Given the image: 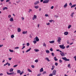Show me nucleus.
Returning <instances> with one entry per match:
<instances>
[{
  "label": "nucleus",
  "instance_id": "nucleus-1",
  "mask_svg": "<svg viewBox=\"0 0 76 76\" xmlns=\"http://www.w3.org/2000/svg\"><path fill=\"white\" fill-rule=\"evenodd\" d=\"M56 75V70H54L53 71L52 74H50L49 75V76H53V75Z\"/></svg>",
  "mask_w": 76,
  "mask_h": 76
},
{
  "label": "nucleus",
  "instance_id": "nucleus-2",
  "mask_svg": "<svg viewBox=\"0 0 76 76\" xmlns=\"http://www.w3.org/2000/svg\"><path fill=\"white\" fill-rule=\"evenodd\" d=\"M62 58V59H63L64 60H65V61H70V60L69 59H67V58L66 57Z\"/></svg>",
  "mask_w": 76,
  "mask_h": 76
},
{
  "label": "nucleus",
  "instance_id": "nucleus-3",
  "mask_svg": "<svg viewBox=\"0 0 76 76\" xmlns=\"http://www.w3.org/2000/svg\"><path fill=\"white\" fill-rule=\"evenodd\" d=\"M61 37H59L58 38V39L57 40V42H58V43L60 42H61Z\"/></svg>",
  "mask_w": 76,
  "mask_h": 76
},
{
  "label": "nucleus",
  "instance_id": "nucleus-4",
  "mask_svg": "<svg viewBox=\"0 0 76 76\" xmlns=\"http://www.w3.org/2000/svg\"><path fill=\"white\" fill-rule=\"evenodd\" d=\"M59 47L61 48V49H64L66 47L65 46H64V45H60Z\"/></svg>",
  "mask_w": 76,
  "mask_h": 76
},
{
  "label": "nucleus",
  "instance_id": "nucleus-5",
  "mask_svg": "<svg viewBox=\"0 0 76 76\" xmlns=\"http://www.w3.org/2000/svg\"><path fill=\"white\" fill-rule=\"evenodd\" d=\"M50 0H45L43 1V3H48L49 2Z\"/></svg>",
  "mask_w": 76,
  "mask_h": 76
},
{
  "label": "nucleus",
  "instance_id": "nucleus-6",
  "mask_svg": "<svg viewBox=\"0 0 76 76\" xmlns=\"http://www.w3.org/2000/svg\"><path fill=\"white\" fill-rule=\"evenodd\" d=\"M60 54H61V56H65V55L64 53V52H61L60 53Z\"/></svg>",
  "mask_w": 76,
  "mask_h": 76
},
{
  "label": "nucleus",
  "instance_id": "nucleus-7",
  "mask_svg": "<svg viewBox=\"0 0 76 76\" xmlns=\"http://www.w3.org/2000/svg\"><path fill=\"white\" fill-rule=\"evenodd\" d=\"M37 15H34V16H33V18L32 19L33 20H34V19H37Z\"/></svg>",
  "mask_w": 76,
  "mask_h": 76
},
{
  "label": "nucleus",
  "instance_id": "nucleus-8",
  "mask_svg": "<svg viewBox=\"0 0 76 76\" xmlns=\"http://www.w3.org/2000/svg\"><path fill=\"white\" fill-rule=\"evenodd\" d=\"M35 39L36 40V41H37V42H38L39 40V39H38V37H35Z\"/></svg>",
  "mask_w": 76,
  "mask_h": 76
},
{
  "label": "nucleus",
  "instance_id": "nucleus-9",
  "mask_svg": "<svg viewBox=\"0 0 76 76\" xmlns=\"http://www.w3.org/2000/svg\"><path fill=\"white\" fill-rule=\"evenodd\" d=\"M64 34L65 35H67L69 34V33L67 31H66L64 32Z\"/></svg>",
  "mask_w": 76,
  "mask_h": 76
},
{
  "label": "nucleus",
  "instance_id": "nucleus-10",
  "mask_svg": "<svg viewBox=\"0 0 76 76\" xmlns=\"http://www.w3.org/2000/svg\"><path fill=\"white\" fill-rule=\"evenodd\" d=\"M38 3H39V1H37L34 3L35 5H37Z\"/></svg>",
  "mask_w": 76,
  "mask_h": 76
},
{
  "label": "nucleus",
  "instance_id": "nucleus-11",
  "mask_svg": "<svg viewBox=\"0 0 76 76\" xmlns=\"http://www.w3.org/2000/svg\"><path fill=\"white\" fill-rule=\"evenodd\" d=\"M10 22H13V18H10Z\"/></svg>",
  "mask_w": 76,
  "mask_h": 76
},
{
  "label": "nucleus",
  "instance_id": "nucleus-12",
  "mask_svg": "<svg viewBox=\"0 0 76 76\" xmlns=\"http://www.w3.org/2000/svg\"><path fill=\"white\" fill-rule=\"evenodd\" d=\"M74 14H75V13L74 12H73L72 13V14L70 15V16H72V18H73V15H74Z\"/></svg>",
  "mask_w": 76,
  "mask_h": 76
},
{
  "label": "nucleus",
  "instance_id": "nucleus-13",
  "mask_svg": "<svg viewBox=\"0 0 76 76\" xmlns=\"http://www.w3.org/2000/svg\"><path fill=\"white\" fill-rule=\"evenodd\" d=\"M67 3H66L64 5V8H66V7H67Z\"/></svg>",
  "mask_w": 76,
  "mask_h": 76
},
{
  "label": "nucleus",
  "instance_id": "nucleus-14",
  "mask_svg": "<svg viewBox=\"0 0 76 76\" xmlns=\"http://www.w3.org/2000/svg\"><path fill=\"white\" fill-rule=\"evenodd\" d=\"M34 50L35 51V52H38V51H39V49H34Z\"/></svg>",
  "mask_w": 76,
  "mask_h": 76
},
{
  "label": "nucleus",
  "instance_id": "nucleus-15",
  "mask_svg": "<svg viewBox=\"0 0 76 76\" xmlns=\"http://www.w3.org/2000/svg\"><path fill=\"white\" fill-rule=\"evenodd\" d=\"M31 50V48H30L29 49H28L26 51V53H28V52H29V51H30V50Z\"/></svg>",
  "mask_w": 76,
  "mask_h": 76
},
{
  "label": "nucleus",
  "instance_id": "nucleus-16",
  "mask_svg": "<svg viewBox=\"0 0 76 76\" xmlns=\"http://www.w3.org/2000/svg\"><path fill=\"white\" fill-rule=\"evenodd\" d=\"M49 42L50 43V44H53L54 43V40H53L52 41H49Z\"/></svg>",
  "mask_w": 76,
  "mask_h": 76
},
{
  "label": "nucleus",
  "instance_id": "nucleus-17",
  "mask_svg": "<svg viewBox=\"0 0 76 76\" xmlns=\"http://www.w3.org/2000/svg\"><path fill=\"white\" fill-rule=\"evenodd\" d=\"M46 53L47 54H49V53H50V51L48 50H46Z\"/></svg>",
  "mask_w": 76,
  "mask_h": 76
},
{
  "label": "nucleus",
  "instance_id": "nucleus-18",
  "mask_svg": "<svg viewBox=\"0 0 76 76\" xmlns=\"http://www.w3.org/2000/svg\"><path fill=\"white\" fill-rule=\"evenodd\" d=\"M20 31H21V29H20V28H18V32H19Z\"/></svg>",
  "mask_w": 76,
  "mask_h": 76
},
{
  "label": "nucleus",
  "instance_id": "nucleus-19",
  "mask_svg": "<svg viewBox=\"0 0 76 76\" xmlns=\"http://www.w3.org/2000/svg\"><path fill=\"white\" fill-rule=\"evenodd\" d=\"M54 59L55 60V61H56L58 60V59L57 58H56V57H54Z\"/></svg>",
  "mask_w": 76,
  "mask_h": 76
},
{
  "label": "nucleus",
  "instance_id": "nucleus-20",
  "mask_svg": "<svg viewBox=\"0 0 76 76\" xmlns=\"http://www.w3.org/2000/svg\"><path fill=\"white\" fill-rule=\"evenodd\" d=\"M76 6V4L72 5L71 7V8H72V7H75Z\"/></svg>",
  "mask_w": 76,
  "mask_h": 76
},
{
  "label": "nucleus",
  "instance_id": "nucleus-21",
  "mask_svg": "<svg viewBox=\"0 0 76 76\" xmlns=\"http://www.w3.org/2000/svg\"><path fill=\"white\" fill-rule=\"evenodd\" d=\"M20 70H18L17 71V73H20Z\"/></svg>",
  "mask_w": 76,
  "mask_h": 76
},
{
  "label": "nucleus",
  "instance_id": "nucleus-22",
  "mask_svg": "<svg viewBox=\"0 0 76 76\" xmlns=\"http://www.w3.org/2000/svg\"><path fill=\"white\" fill-rule=\"evenodd\" d=\"M34 8H35V9H38V8H39V6H34Z\"/></svg>",
  "mask_w": 76,
  "mask_h": 76
},
{
  "label": "nucleus",
  "instance_id": "nucleus-23",
  "mask_svg": "<svg viewBox=\"0 0 76 76\" xmlns=\"http://www.w3.org/2000/svg\"><path fill=\"white\" fill-rule=\"evenodd\" d=\"M27 31H24L23 32V34H27Z\"/></svg>",
  "mask_w": 76,
  "mask_h": 76
},
{
  "label": "nucleus",
  "instance_id": "nucleus-24",
  "mask_svg": "<svg viewBox=\"0 0 76 76\" xmlns=\"http://www.w3.org/2000/svg\"><path fill=\"white\" fill-rule=\"evenodd\" d=\"M27 71L29 72H32V71L31 70L29 69H27Z\"/></svg>",
  "mask_w": 76,
  "mask_h": 76
},
{
  "label": "nucleus",
  "instance_id": "nucleus-25",
  "mask_svg": "<svg viewBox=\"0 0 76 76\" xmlns=\"http://www.w3.org/2000/svg\"><path fill=\"white\" fill-rule=\"evenodd\" d=\"M45 60H48V61H50V60H49V58H45Z\"/></svg>",
  "mask_w": 76,
  "mask_h": 76
},
{
  "label": "nucleus",
  "instance_id": "nucleus-26",
  "mask_svg": "<svg viewBox=\"0 0 76 76\" xmlns=\"http://www.w3.org/2000/svg\"><path fill=\"white\" fill-rule=\"evenodd\" d=\"M40 72H43L44 71V70H43V68H41V69L40 70Z\"/></svg>",
  "mask_w": 76,
  "mask_h": 76
},
{
  "label": "nucleus",
  "instance_id": "nucleus-27",
  "mask_svg": "<svg viewBox=\"0 0 76 76\" xmlns=\"http://www.w3.org/2000/svg\"><path fill=\"white\" fill-rule=\"evenodd\" d=\"M13 69L12 68H11V69H10V72H13Z\"/></svg>",
  "mask_w": 76,
  "mask_h": 76
},
{
  "label": "nucleus",
  "instance_id": "nucleus-28",
  "mask_svg": "<svg viewBox=\"0 0 76 76\" xmlns=\"http://www.w3.org/2000/svg\"><path fill=\"white\" fill-rule=\"evenodd\" d=\"M14 37H15V36H14L13 34L11 35V38H13Z\"/></svg>",
  "mask_w": 76,
  "mask_h": 76
},
{
  "label": "nucleus",
  "instance_id": "nucleus-29",
  "mask_svg": "<svg viewBox=\"0 0 76 76\" xmlns=\"http://www.w3.org/2000/svg\"><path fill=\"white\" fill-rule=\"evenodd\" d=\"M71 27H72V25H69L68 27V29H70V28H71Z\"/></svg>",
  "mask_w": 76,
  "mask_h": 76
},
{
  "label": "nucleus",
  "instance_id": "nucleus-30",
  "mask_svg": "<svg viewBox=\"0 0 76 76\" xmlns=\"http://www.w3.org/2000/svg\"><path fill=\"white\" fill-rule=\"evenodd\" d=\"M43 46H44L45 47H47V45H46V44H45V42L43 43Z\"/></svg>",
  "mask_w": 76,
  "mask_h": 76
},
{
  "label": "nucleus",
  "instance_id": "nucleus-31",
  "mask_svg": "<svg viewBox=\"0 0 76 76\" xmlns=\"http://www.w3.org/2000/svg\"><path fill=\"white\" fill-rule=\"evenodd\" d=\"M7 9L8 8H7V7H5L3 8V10H5V9Z\"/></svg>",
  "mask_w": 76,
  "mask_h": 76
},
{
  "label": "nucleus",
  "instance_id": "nucleus-32",
  "mask_svg": "<svg viewBox=\"0 0 76 76\" xmlns=\"http://www.w3.org/2000/svg\"><path fill=\"white\" fill-rule=\"evenodd\" d=\"M42 74L43 75H44V74H47V72L46 71H44Z\"/></svg>",
  "mask_w": 76,
  "mask_h": 76
},
{
  "label": "nucleus",
  "instance_id": "nucleus-33",
  "mask_svg": "<svg viewBox=\"0 0 76 76\" xmlns=\"http://www.w3.org/2000/svg\"><path fill=\"white\" fill-rule=\"evenodd\" d=\"M9 51L10 52H11V53H13V50H12L10 49Z\"/></svg>",
  "mask_w": 76,
  "mask_h": 76
},
{
  "label": "nucleus",
  "instance_id": "nucleus-34",
  "mask_svg": "<svg viewBox=\"0 0 76 76\" xmlns=\"http://www.w3.org/2000/svg\"><path fill=\"white\" fill-rule=\"evenodd\" d=\"M37 41L36 40H34L33 41V43L34 44H36L37 43Z\"/></svg>",
  "mask_w": 76,
  "mask_h": 76
},
{
  "label": "nucleus",
  "instance_id": "nucleus-35",
  "mask_svg": "<svg viewBox=\"0 0 76 76\" xmlns=\"http://www.w3.org/2000/svg\"><path fill=\"white\" fill-rule=\"evenodd\" d=\"M23 73H24V72L23 71H22V72H21V73L20 72V75H22V74Z\"/></svg>",
  "mask_w": 76,
  "mask_h": 76
},
{
  "label": "nucleus",
  "instance_id": "nucleus-36",
  "mask_svg": "<svg viewBox=\"0 0 76 76\" xmlns=\"http://www.w3.org/2000/svg\"><path fill=\"white\" fill-rule=\"evenodd\" d=\"M35 62H36V63H38V59H36V60L35 61Z\"/></svg>",
  "mask_w": 76,
  "mask_h": 76
},
{
  "label": "nucleus",
  "instance_id": "nucleus-37",
  "mask_svg": "<svg viewBox=\"0 0 76 76\" xmlns=\"http://www.w3.org/2000/svg\"><path fill=\"white\" fill-rule=\"evenodd\" d=\"M26 45H27V46H29V45H30L29 44V43H26Z\"/></svg>",
  "mask_w": 76,
  "mask_h": 76
},
{
  "label": "nucleus",
  "instance_id": "nucleus-38",
  "mask_svg": "<svg viewBox=\"0 0 76 76\" xmlns=\"http://www.w3.org/2000/svg\"><path fill=\"white\" fill-rule=\"evenodd\" d=\"M67 67H70H70H70V64H68V65Z\"/></svg>",
  "mask_w": 76,
  "mask_h": 76
},
{
  "label": "nucleus",
  "instance_id": "nucleus-39",
  "mask_svg": "<svg viewBox=\"0 0 76 76\" xmlns=\"http://www.w3.org/2000/svg\"><path fill=\"white\" fill-rule=\"evenodd\" d=\"M19 47H16L15 48V50H17V49H19Z\"/></svg>",
  "mask_w": 76,
  "mask_h": 76
},
{
  "label": "nucleus",
  "instance_id": "nucleus-40",
  "mask_svg": "<svg viewBox=\"0 0 76 76\" xmlns=\"http://www.w3.org/2000/svg\"><path fill=\"white\" fill-rule=\"evenodd\" d=\"M51 54L52 56H54V53H51Z\"/></svg>",
  "mask_w": 76,
  "mask_h": 76
},
{
  "label": "nucleus",
  "instance_id": "nucleus-41",
  "mask_svg": "<svg viewBox=\"0 0 76 76\" xmlns=\"http://www.w3.org/2000/svg\"><path fill=\"white\" fill-rule=\"evenodd\" d=\"M50 51H53V48H51L50 49Z\"/></svg>",
  "mask_w": 76,
  "mask_h": 76
},
{
  "label": "nucleus",
  "instance_id": "nucleus-42",
  "mask_svg": "<svg viewBox=\"0 0 76 76\" xmlns=\"http://www.w3.org/2000/svg\"><path fill=\"white\" fill-rule=\"evenodd\" d=\"M12 58H8V59L10 61L12 60Z\"/></svg>",
  "mask_w": 76,
  "mask_h": 76
},
{
  "label": "nucleus",
  "instance_id": "nucleus-43",
  "mask_svg": "<svg viewBox=\"0 0 76 76\" xmlns=\"http://www.w3.org/2000/svg\"><path fill=\"white\" fill-rule=\"evenodd\" d=\"M18 66V65H15L13 66V67H16Z\"/></svg>",
  "mask_w": 76,
  "mask_h": 76
},
{
  "label": "nucleus",
  "instance_id": "nucleus-44",
  "mask_svg": "<svg viewBox=\"0 0 76 76\" xmlns=\"http://www.w3.org/2000/svg\"><path fill=\"white\" fill-rule=\"evenodd\" d=\"M53 8H54V6H52L51 7V8H50V9H53Z\"/></svg>",
  "mask_w": 76,
  "mask_h": 76
},
{
  "label": "nucleus",
  "instance_id": "nucleus-45",
  "mask_svg": "<svg viewBox=\"0 0 76 76\" xmlns=\"http://www.w3.org/2000/svg\"><path fill=\"white\" fill-rule=\"evenodd\" d=\"M31 67H32V68H34V67H35V66H34V65H31Z\"/></svg>",
  "mask_w": 76,
  "mask_h": 76
},
{
  "label": "nucleus",
  "instance_id": "nucleus-46",
  "mask_svg": "<svg viewBox=\"0 0 76 76\" xmlns=\"http://www.w3.org/2000/svg\"><path fill=\"white\" fill-rule=\"evenodd\" d=\"M66 48H69V47H70V46L68 45L67 46H66Z\"/></svg>",
  "mask_w": 76,
  "mask_h": 76
},
{
  "label": "nucleus",
  "instance_id": "nucleus-47",
  "mask_svg": "<svg viewBox=\"0 0 76 76\" xmlns=\"http://www.w3.org/2000/svg\"><path fill=\"white\" fill-rule=\"evenodd\" d=\"M41 75V74L39 73L37 75V76H40Z\"/></svg>",
  "mask_w": 76,
  "mask_h": 76
},
{
  "label": "nucleus",
  "instance_id": "nucleus-48",
  "mask_svg": "<svg viewBox=\"0 0 76 76\" xmlns=\"http://www.w3.org/2000/svg\"><path fill=\"white\" fill-rule=\"evenodd\" d=\"M10 75H13V74H14V72H12L10 73Z\"/></svg>",
  "mask_w": 76,
  "mask_h": 76
},
{
  "label": "nucleus",
  "instance_id": "nucleus-49",
  "mask_svg": "<svg viewBox=\"0 0 76 76\" xmlns=\"http://www.w3.org/2000/svg\"><path fill=\"white\" fill-rule=\"evenodd\" d=\"M53 21V20H49L50 22H52Z\"/></svg>",
  "mask_w": 76,
  "mask_h": 76
},
{
  "label": "nucleus",
  "instance_id": "nucleus-50",
  "mask_svg": "<svg viewBox=\"0 0 76 76\" xmlns=\"http://www.w3.org/2000/svg\"><path fill=\"white\" fill-rule=\"evenodd\" d=\"M59 62H60V63H62V61L61 60H60Z\"/></svg>",
  "mask_w": 76,
  "mask_h": 76
},
{
  "label": "nucleus",
  "instance_id": "nucleus-51",
  "mask_svg": "<svg viewBox=\"0 0 76 76\" xmlns=\"http://www.w3.org/2000/svg\"><path fill=\"white\" fill-rule=\"evenodd\" d=\"M55 65H56V66H57V65H58V63H55Z\"/></svg>",
  "mask_w": 76,
  "mask_h": 76
},
{
  "label": "nucleus",
  "instance_id": "nucleus-52",
  "mask_svg": "<svg viewBox=\"0 0 76 76\" xmlns=\"http://www.w3.org/2000/svg\"><path fill=\"white\" fill-rule=\"evenodd\" d=\"M24 48H25V46H23V48H22V50H23Z\"/></svg>",
  "mask_w": 76,
  "mask_h": 76
},
{
  "label": "nucleus",
  "instance_id": "nucleus-53",
  "mask_svg": "<svg viewBox=\"0 0 76 76\" xmlns=\"http://www.w3.org/2000/svg\"><path fill=\"white\" fill-rule=\"evenodd\" d=\"M46 25H50V23H46Z\"/></svg>",
  "mask_w": 76,
  "mask_h": 76
},
{
  "label": "nucleus",
  "instance_id": "nucleus-54",
  "mask_svg": "<svg viewBox=\"0 0 76 76\" xmlns=\"http://www.w3.org/2000/svg\"><path fill=\"white\" fill-rule=\"evenodd\" d=\"M45 16H46V17H47V16H48V15L47 14H46L45 15Z\"/></svg>",
  "mask_w": 76,
  "mask_h": 76
},
{
  "label": "nucleus",
  "instance_id": "nucleus-55",
  "mask_svg": "<svg viewBox=\"0 0 76 76\" xmlns=\"http://www.w3.org/2000/svg\"><path fill=\"white\" fill-rule=\"evenodd\" d=\"M69 6H72V3H70L69 4Z\"/></svg>",
  "mask_w": 76,
  "mask_h": 76
},
{
  "label": "nucleus",
  "instance_id": "nucleus-56",
  "mask_svg": "<svg viewBox=\"0 0 76 76\" xmlns=\"http://www.w3.org/2000/svg\"><path fill=\"white\" fill-rule=\"evenodd\" d=\"M7 74L9 75H10V73H9L7 72Z\"/></svg>",
  "mask_w": 76,
  "mask_h": 76
},
{
  "label": "nucleus",
  "instance_id": "nucleus-57",
  "mask_svg": "<svg viewBox=\"0 0 76 76\" xmlns=\"http://www.w3.org/2000/svg\"><path fill=\"white\" fill-rule=\"evenodd\" d=\"M10 1V0H7L6 1V2H9Z\"/></svg>",
  "mask_w": 76,
  "mask_h": 76
},
{
  "label": "nucleus",
  "instance_id": "nucleus-58",
  "mask_svg": "<svg viewBox=\"0 0 76 76\" xmlns=\"http://www.w3.org/2000/svg\"><path fill=\"white\" fill-rule=\"evenodd\" d=\"M8 18H10V17H11V15H9L8 16Z\"/></svg>",
  "mask_w": 76,
  "mask_h": 76
},
{
  "label": "nucleus",
  "instance_id": "nucleus-59",
  "mask_svg": "<svg viewBox=\"0 0 76 76\" xmlns=\"http://www.w3.org/2000/svg\"><path fill=\"white\" fill-rule=\"evenodd\" d=\"M29 11H30V12H32V9H29Z\"/></svg>",
  "mask_w": 76,
  "mask_h": 76
},
{
  "label": "nucleus",
  "instance_id": "nucleus-60",
  "mask_svg": "<svg viewBox=\"0 0 76 76\" xmlns=\"http://www.w3.org/2000/svg\"><path fill=\"white\" fill-rule=\"evenodd\" d=\"M3 73L0 74V76H3Z\"/></svg>",
  "mask_w": 76,
  "mask_h": 76
},
{
  "label": "nucleus",
  "instance_id": "nucleus-61",
  "mask_svg": "<svg viewBox=\"0 0 76 76\" xmlns=\"http://www.w3.org/2000/svg\"><path fill=\"white\" fill-rule=\"evenodd\" d=\"M67 43L68 44H69V40H68L67 41Z\"/></svg>",
  "mask_w": 76,
  "mask_h": 76
},
{
  "label": "nucleus",
  "instance_id": "nucleus-62",
  "mask_svg": "<svg viewBox=\"0 0 76 76\" xmlns=\"http://www.w3.org/2000/svg\"><path fill=\"white\" fill-rule=\"evenodd\" d=\"M8 65L9 66H10V64L9 63H8Z\"/></svg>",
  "mask_w": 76,
  "mask_h": 76
},
{
  "label": "nucleus",
  "instance_id": "nucleus-63",
  "mask_svg": "<svg viewBox=\"0 0 76 76\" xmlns=\"http://www.w3.org/2000/svg\"><path fill=\"white\" fill-rule=\"evenodd\" d=\"M55 16L56 17V18H58V15H55Z\"/></svg>",
  "mask_w": 76,
  "mask_h": 76
},
{
  "label": "nucleus",
  "instance_id": "nucleus-64",
  "mask_svg": "<svg viewBox=\"0 0 76 76\" xmlns=\"http://www.w3.org/2000/svg\"><path fill=\"white\" fill-rule=\"evenodd\" d=\"M21 19H22V20H24V18H23V17H22Z\"/></svg>",
  "mask_w": 76,
  "mask_h": 76
}]
</instances>
